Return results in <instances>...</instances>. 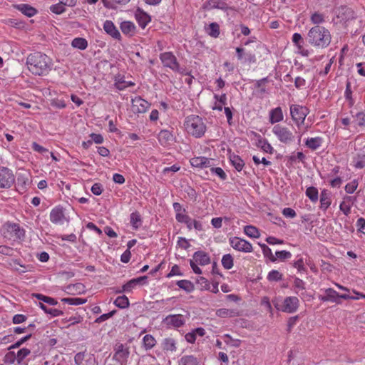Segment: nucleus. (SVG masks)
Returning <instances> with one entry per match:
<instances>
[{
	"instance_id": "f257e3e1",
	"label": "nucleus",
	"mask_w": 365,
	"mask_h": 365,
	"mask_svg": "<svg viewBox=\"0 0 365 365\" xmlns=\"http://www.w3.org/2000/svg\"><path fill=\"white\" fill-rule=\"evenodd\" d=\"M26 65L31 73L41 76L48 72L51 59L46 54L36 52L29 55L26 58Z\"/></svg>"
},
{
	"instance_id": "f03ea898",
	"label": "nucleus",
	"mask_w": 365,
	"mask_h": 365,
	"mask_svg": "<svg viewBox=\"0 0 365 365\" xmlns=\"http://www.w3.org/2000/svg\"><path fill=\"white\" fill-rule=\"evenodd\" d=\"M329 31L324 26H315L307 34V41L313 46L324 48L331 43Z\"/></svg>"
},
{
	"instance_id": "7ed1b4c3",
	"label": "nucleus",
	"mask_w": 365,
	"mask_h": 365,
	"mask_svg": "<svg viewBox=\"0 0 365 365\" xmlns=\"http://www.w3.org/2000/svg\"><path fill=\"white\" fill-rule=\"evenodd\" d=\"M184 126L186 131L195 138L202 137L206 131L202 118L196 115L187 116L185 120Z\"/></svg>"
},
{
	"instance_id": "20e7f679",
	"label": "nucleus",
	"mask_w": 365,
	"mask_h": 365,
	"mask_svg": "<svg viewBox=\"0 0 365 365\" xmlns=\"http://www.w3.org/2000/svg\"><path fill=\"white\" fill-rule=\"evenodd\" d=\"M272 302L278 311L289 314L296 312L299 307V300L294 296L287 297L282 300L279 297H275Z\"/></svg>"
},
{
	"instance_id": "39448f33",
	"label": "nucleus",
	"mask_w": 365,
	"mask_h": 365,
	"mask_svg": "<svg viewBox=\"0 0 365 365\" xmlns=\"http://www.w3.org/2000/svg\"><path fill=\"white\" fill-rule=\"evenodd\" d=\"M272 132L277 140L284 144L290 145L295 140L292 131L284 125L277 124L272 128Z\"/></svg>"
},
{
	"instance_id": "423d86ee",
	"label": "nucleus",
	"mask_w": 365,
	"mask_h": 365,
	"mask_svg": "<svg viewBox=\"0 0 365 365\" xmlns=\"http://www.w3.org/2000/svg\"><path fill=\"white\" fill-rule=\"evenodd\" d=\"M356 16L354 11L346 6H341L336 10V24H341L348 27L354 21Z\"/></svg>"
},
{
	"instance_id": "0eeeda50",
	"label": "nucleus",
	"mask_w": 365,
	"mask_h": 365,
	"mask_svg": "<svg viewBox=\"0 0 365 365\" xmlns=\"http://www.w3.org/2000/svg\"><path fill=\"white\" fill-rule=\"evenodd\" d=\"M292 119L297 128L304 124L306 117L309 113L308 108L300 105H291L289 107Z\"/></svg>"
},
{
	"instance_id": "6e6552de",
	"label": "nucleus",
	"mask_w": 365,
	"mask_h": 365,
	"mask_svg": "<svg viewBox=\"0 0 365 365\" xmlns=\"http://www.w3.org/2000/svg\"><path fill=\"white\" fill-rule=\"evenodd\" d=\"M14 172L7 167L0 166V189H9L15 182Z\"/></svg>"
},
{
	"instance_id": "1a4fd4ad",
	"label": "nucleus",
	"mask_w": 365,
	"mask_h": 365,
	"mask_svg": "<svg viewBox=\"0 0 365 365\" xmlns=\"http://www.w3.org/2000/svg\"><path fill=\"white\" fill-rule=\"evenodd\" d=\"M49 219L52 223L58 225H63L69 222V218L66 215L65 209L60 205L54 207L51 210Z\"/></svg>"
},
{
	"instance_id": "9d476101",
	"label": "nucleus",
	"mask_w": 365,
	"mask_h": 365,
	"mask_svg": "<svg viewBox=\"0 0 365 365\" xmlns=\"http://www.w3.org/2000/svg\"><path fill=\"white\" fill-rule=\"evenodd\" d=\"M160 59L165 67L175 72H180V65L172 52H164L160 55Z\"/></svg>"
},
{
	"instance_id": "9b49d317",
	"label": "nucleus",
	"mask_w": 365,
	"mask_h": 365,
	"mask_svg": "<svg viewBox=\"0 0 365 365\" xmlns=\"http://www.w3.org/2000/svg\"><path fill=\"white\" fill-rule=\"evenodd\" d=\"M130 354L129 349L123 344H117L114 347L113 359L120 365H125Z\"/></svg>"
},
{
	"instance_id": "f8f14e48",
	"label": "nucleus",
	"mask_w": 365,
	"mask_h": 365,
	"mask_svg": "<svg viewBox=\"0 0 365 365\" xmlns=\"http://www.w3.org/2000/svg\"><path fill=\"white\" fill-rule=\"evenodd\" d=\"M175 218L178 222L185 224L187 228L189 230H191L193 228L197 231H201L203 230L202 224L201 222L192 220L186 213L175 215Z\"/></svg>"
},
{
	"instance_id": "ddd939ff",
	"label": "nucleus",
	"mask_w": 365,
	"mask_h": 365,
	"mask_svg": "<svg viewBox=\"0 0 365 365\" xmlns=\"http://www.w3.org/2000/svg\"><path fill=\"white\" fill-rule=\"evenodd\" d=\"M230 244L233 249L242 252L250 253L253 251L252 244L248 241L240 237H235L230 238Z\"/></svg>"
},
{
	"instance_id": "4468645a",
	"label": "nucleus",
	"mask_w": 365,
	"mask_h": 365,
	"mask_svg": "<svg viewBox=\"0 0 365 365\" xmlns=\"http://www.w3.org/2000/svg\"><path fill=\"white\" fill-rule=\"evenodd\" d=\"M159 143L164 148H170L175 142V137L173 133L168 130H162L158 135Z\"/></svg>"
},
{
	"instance_id": "2eb2a0df",
	"label": "nucleus",
	"mask_w": 365,
	"mask_h": 365,
	"mask_svg": "<svg viewBox=\"0 0 365 365\" xmlns=\"http://www.w3.org/2000/svg\"><path fill=\"white\" fill-rule=\"evenodd\" d=\"M132 110L134 113H143L150 108V103L140 96L132 99Z\"/></svg>"
},
{
	"instance_id": "dca6fc26",
	"label": "nucleus",
	"mask_w": 365,
	"mask_h": 365,
	"mask_svg": "<svg viewBox=\"0 0 365 365\" xmlns=\"http://www.w3.org/2000/svg\"><path fill=\"white\" fill-rule=\"evenodd\" d=\"M185 322L184 317L182 314H170L163 319V323L168 327L179 328Z\"/></svg>"
},
{
	"instance_id": "f3484780",
	"label": "nucleus",
	"mask_w": 365,
	"mask_h": 365,
	"mask_svg": "<svg viewBox=\"0 0 365 365\" xmlns=\"http://www.w3.org/2000/svg\"><path fill=\"white\" fill-rule=\"evenodd\" d=\"M163 351L166 354H173L178 349V341L173 337H165L160 342Z\"/></svg>"
},
{
	"instance_id": "a211bd4d",
	"label": "nucleus",
	"mask_w": 365,
	"mask_h": 365,
	"mask_svg": "<svg viewBox=\"0 0 365 365\" xmlns=\"http://www.w3.org/2000/svg\"><path fill=\"white\" fill-rule=\"evenodd\" d=\"M135 18L139 26L144 29L150 22V16L145 12L142 9L138 8L135 11Z\"/></svg>"
},
{
	"instance_id": "6ab92c4d",
	"label": "nucleus",
	"mask_w": 365,
	"mask_h": 365,
	"mask_svg": "<svg viewBox=\"0 0 365 365\" xmlns=\"http://www.w3.org/2000/svg\"><path fill=\"white\" fill-rule=\"evenodd\" d=\"M191 165L197 168H205L212 166V160L203 156L192 158L190 160Z\"/></svg>"
},
{
	"instance_id": "aec40b11",
	"label": "nucleus",
	"mask_w": 365,
	"mask_h": 365,
	"mask_svg": "<svg viewBox=\"0 0 365 365\" xmlns=\"http://www.w3.org/2000/svg\"><path fill=\"white\" fill-rule=\"evenodd\" d=\"M324 295H319V299L322 302H331L339 304V294L332 288H328L324 290Z\"/></svg>"
},
{
	"instance_id": "412c9836",
	"label": "nucleus",
	"mask_w": 365,
	"mask_h": 365,
	"mask_svg": "<svg viewBox=\"0 0 365 365\" xmlns=\"http://www.w3.org/2000/svg\"><path fill=\"white\" fill-rule=\"evenodd\" d=\"M257 137L256 146L259 148L263 152L269 154H273L274 149L266 138H262L259 134H255Z\"/></svg>"
},
{
	"instance_id": "4be33fe9",
	"label": "nucleus",
	"mask_w": 365,
	"mask_h": 365,
	"mask_svg": "<svg viewBox=\"0 0 365 365\" xmlns=\"http://www.w3.org/2000/svg\"><path fill=\"white\" fill-rule=\"evenodd\" d=\"M103 29L107 34L110 35L113 38L118 40L120 39L121 35L113 21L110 20L105 21L103 23Z\"/></svg>"
},
{
	"instance_id": "5701e85b",
	"label": "nucleus",
	"mask_w": 365,
	"mask_h": 365,
	"mask_svg": "<svg viewBox=\"0 0 365 365\" xmlns=\"http://www.w3.org/2000/svg\"><path fill=\"white\" fill-rule=\"evenodd\" d=\"M147 279L146 276L140 277L135 279H133L130 281H128L127 283H125L122 289L117 290L116 293H121V292H130L134 289L137 284L141 283L142 282H144Z\"/></svg>"
},
{
	"instance_id": "b1692460",
	"label": "nucleus",
	"mask_w": 365,
	"mask_h": 365,
	"mask_svg": "<svg viewBox=\"0 0 365 365\" xmlns=\"http://www.w3.org/2000/svg\"><path fill=\"white\" fill-rule=\"evenodd\" d=\"M331 204V192L323 189L320 193V209L326 211Z\"/></svg>"
},
{
	"instance_id": "393cba45",
	"label": "nucleus",
	"mask_w": 365,
	"mask_h": 365,
	"mask_svg": "<svg viewBox=\"0 0 365 365\" xmlns=\"http://www.w3.org/2000/svg\"><path fill=\"white\" fill-rule=\"evenodd\" d=\"M354 200L355 198L352 196L346 195L343 197V200L339 205V210L346 216H348L351 213V207Z\"/></svg>"
},
{
	"instance_id": "a878e982",
	"label": "nucleus",
	"mask_w": 365,
	"mask_h": 365,
	"mask_svg": "<svg viewBox=\"0 0 365 365\" xmlns=\"http://www.w3.org/2000/svg\"><path fill=\"white\" fill-rule=\"evenodd\" d=\"M235 50L239 60L244 61L245 62H248L250 63H255L256 57L254 53L250 52L246 53L245 51V48L242 47H237Z\"/></svg>"
},
{
	"instance_id": "bb28decb",
	"label": "nucleus",
	"mask_w": 365,
	"mask_h": 365,
	"mask_svg": "<svg viewBox=\"0 0 365 365\" xmlns=\"http://www.w3.org/2000/svg\"><path fill=\"white\" fill-rule=\"evenodd\" d=\"M284 119V114L281 107H277L269 110V120L271 124H275L282 121Z\"/></svg>"
},
{
	"instance_id": "cd10ccee",
	"label": "nucleus",
	"mask_w": 365,
	"mask_h": 365,
	"mask_svg": "<svg viewBox=\"0 0 365 365\" xmlns=\"http://www.w3.org/2000/svg\"><path fill=\"white\" fill-rule=\"evenodd\" d=\"M193 261H195L197 264L205 266L210 262V258L209 255L202 251L195 252L192 256Z\"/></svg>"
},
{
	"instance_id": "c85d7f7f",
	"label": "nucleus",
	"mask_w": 365,
	"mask_h": 365,
	"mask_svg": "<svg viewBox=\"0 0 365 365\" xmlns=\"http://www.w3.org/2000/svg\"><path fill=\"white\" fill-rule=\"evenodd\" d=\"M216 315L222 318H230L238 317L240 315V313L237 309L220 308L216 311Z\"/></svg>"
},
{
	"instance_id": "c756f323",
	"label": "nucleus",
	"mask_w": 365,
	"mask_h": 365,
	"mask_svg": "<svg viewBox=\"0 0 365 365\" xmlns=\"http://www.w3.org/2000/svg\"><path fill=\"white\" fill-rule=\"evenodd\" d=\"M8 231L18 240H21L24 237L25 232L24 229L16 223L9 224L8 225Z\"/></svg>"
},
{
	"instance_id": "7c9ffc66",
	"label": "nucleus",
	"mask_w": 365,
	"mask_h": 365,
	"mask_svg": "<svg viewBox=\"0 0 365 365\" xmlns=\"http://www.w3.org/2000/svg\"><path fill=\"white\" fill-rule=\"evenodd\" d=\"M205 8L207 10L214 9L226 10L228 6L227 4L222 0H208L205 5Z\"/></svg>"
},
{
	"instance_id": "2f4dec72",
	"label": "nucleus",
	"mask_w": 365,
	"mask_h": 365,
	"mask_svg": "<svg viewBox=\"0 0 365 365\" xmlns=\"http://www.w3.org/2000/svg\"><path fill=\"white\" fill-rule=\"evenodd\" d=\"M120 30L125 35L133 36L135 32L134 23L130 21H123L120 25Z\"/></svg>"
},
{
	"instance_id": "473e14b6",
	"label": "nucleus",
	"mask_w": 365,
	"mask_h": 365,
	"mask_svg": "<svg viewBox=\"0 0 365 365\" xmlns=\"http://www.w3.org/2000/svg\"><path fill=\"white\" fill-rule=\"evenodd\" d=\"M16 8L28 17H32L37 14L36 9L29 4H18Z\"/></svg>"
},
{
	"instance_id": "72a5a7b5",
	"label": "nucleus",
	"mask_w": 365,
	"mask_h": 365,
	"mask_svg": "<svg viewBox=\"0 0 365 365\" xmlns=\"http://www.w3.org/2000/svg\"><path fill=\"white\" fill-rule=\"evenodd\" d=\"M229 160L232 165L237 171H241L243 169L245 166V163L239 155H235L234 153L230 154Z\"/></svg>"
},
{
	"instance_id": "f704fd0d",
	"label": "nucleus",
	"mask_w": 365,
	"mask_h": 365,
	"mask_svg": "<svg viewBox=\"0 0 365 365\" xmlns=\"http://www.w3.org/2000/svg\"><path fill=\"white\" fill-rule=\"evenodd\" d=\"M323 140L321 137L308 138L305 140V145L312 150H315L322 146Z\"/></svg>"
},
{
	"instance_id": "c9c22d12",
	"label": "nucleus",
	"mask_w": 365,
	"mask_h": 365,
	"mask_svg": "<svg viewBox=\"0 0 365 365\" xmlns=\"http://www.w3.org/2000/svg\"><path fill=\"white\" fill-rule=\"evenodd\" d=\"M178 365H201V364L197 357L192 355H185L180 359Z\"/></svg>"
},
{
	"instance_id": "e433bc0d",
	"label": "nucleus",
	"mask_w": 365,
	"mask_h": 365,
	"mask_svg": "<svg viewBox=\"0 0 365 365\" xmlns=\"http://www.w3.org/2000/svg\"><path fill=\"white\" fill-rule=\"evenodd\" d=\"M130 223L134 230H138L141 227L143 220L141 215L138 212H132L130 215Z\"/></svg>"
},
{
	"instance_id": "4c0bfd02",
	"label": "nucleus",
	"mask_w": 365,
	"mask_h": 365,
	"mask_svg": "<svg viewBox=\"0 0 365 365\" xmlns=\"http://www.w3.org/2000/svg\"><path fill=\"white\" fill-rule=\"evenodd\" d=\"M206 33L213 37L217 38L220 35V26L217 23H210L207 26H205Z\"/></svg>"
},
{
	"instance_id": "58836bf2",
	"label": "nucleus",
	"mask_w": 365,
	"mask_h": 365,
	"mask_svg": "<svg viewBox=\"0 0 365 365\" xmlns=\"http://www.w3.org/2000/svg\"><path fill=\"white\" fill-rule=\"evenodd\" d=\"M86 354L84 352H78L74 356V361L76 365H89L93 361L92 357L86 359Z\"/></svg>"
},
{
	"instance_id": "ea45409f",
	"label": "nucleus",
	"mask_w": 365,
	"mask_h": 365,
	"mask_svg": "<svg viewBox=\"0 0 365 365\" xmlns=\"http://www.w3.org/2000/svg\"><path fill=\"white\" fill-rule=\"evenodd\" d=\"M156 340L151 334H146L143 338V346L145 350H150L156 345Z\"/></svg>"
},
{
	"instance_id": "a19ab883",
	"label": "nucleus",
	"mask_w": 365,
	"mask_h": 365,
	"mask_svg": "<svg viewBox=\"0 0 365 365\" xmlns=\"http://www.w3.org/2000/svg\"><path fill=\"white\" fill-rule=\"evenodd\" d=\"M244 232L246 235L251 238L257 239L260 237V233L259 230L252 225H246L244 227Z\"/></svg>"
},
{
	"instance_id": "79ce46f5",
	"label": "nucleus",
	"mask_w": 365,
	"mask_h": 365,
	"mask_svg": "<svg viewBox=\"0 0 365 365\" xmlns=\"http://www.w3.org/2000/svg\"><path fill=\"white\" fill-rule=\"evenodd\" d=\"M305 194L307 197L312 202H317L319 199V192L317 187L310 186L307 188Z\"/></svg>"
},
{
	"instance_id": "37998d69",
	"label": "nucleus",
	"mask_w": 365,
	"mask_h": 365,
	"mask_svg": "<svg viewBox=\"0 0 365 365\" xmlns=\"http://www.w3.org/2000/svg\"><path fill=\"white\" fill-rule=\"evenodd\" d=\"M31 354V350L27 348H22L18 351L16 354L17 364H24V359Z\"/></svg>"
},
{
	"instance_id": "c03bdc74",
	"label": "nucleus",
	"mask_w": 365,
	"mask_h": 365,
	"mask_svg": "<svg viewBox=\"0 0 365 365\" xmlns=\"http://www.w3.org/2000/svg\"><path fill=\"white\" fill-rule=\"evenodd\" d=\"M61 302L70 305L77 306L85 304L87 302V299L79 297H67L61 299Z\"/></svg>"
},
{
	"instance_id": "a18cd8bd",
	"label": "nucleus",
	"mask_w": 365,
	"mask_h": 365,
	"mask_svg": "<svg viewBox=\"0 0 365 365\" xmlns=\"http://www.w3.org/2000/svg\"><path fill=\"white\" fill-rule=\"evenodd\" d=\"M71 46L80 50H85L88 46V41L84 38H75L71 42Z\"/></svg>"
},
{
	"instance_id": "49530a36",
	"label": "nucleus",
	"mask_w": 365,
	"mask_h": 365,
	"mask_svg": "<svg viewBox=\"0 0 365 365\" xmlns=\"http://www.w3.org/2000/svg\"><path fill=\"white\" fill-rule=\"evenodd\" d=\"M32 296H33V297H35V298L38 299V300H40L43 302L47 303L50 305L55 306L58 304L57 300H56L55 299L50 297L43 295L41 294L35 293V294H33Z\"/></svg>"
},
{
	"instance_id": "de8ad7c7",
	"label": "nucleus",
	"mask_w": 365,
	"mask_h": 365,
	"mask_svg": "<svg viewBox=\"0 0 365 365\" xmlns=\"http://www.w3.org/2000/svg\"><path fill=\"white\" fill-rule=\"evenodd\" d=\"M114 304L118 308L125 309L129 306L130 303L128 298L125 295H122L115 299Z\"/></svg>"
},
{
	"instance_id": "09e8293b",
	"label": "nucleus",
	"mask_w": 365,
	"mask_h": 365,
	"mask_svg": "<svg viewBox=\"0 0 365 365\" xmlns=\"http://www.w3.org/2000/svg\"><path fill=\"white\" fill-rule=\"evenodd\" d=\"M221 262L223 267L226 269H230L234 265L233 257L230 254L224 255L222 257Z\"/></svg>"
},
{
	"instance_id": "8fccbe9b",
	"label": "nucleus",
	"mask_w": 365,
	"mask_h": 365,
	"mask_svg": "<svg viewBox=\"0 0 365 365\" xmlns=\"http://www.w3.org/2000/svg\"><path fill=\"white\" fill-rule=\"evenodd\" d=\"M176 284L180 289L186 291L187 292H191L194 289L192 283L189 280H179Z\"/></svg>"
},
{
	"instance_id": "3c124183",
	"label": "nucleus",
	"mask_w": 365,
	"mask_h": 365,
	"mask_svg": "<svg viewBox=\"0 0 365 365\" xmlns=\"http://www.w3.org/2000/svg\"><path fill=\"white\" fill-rule=\"evenodd\" d=\"M352 163L356 168L361 169L365 168V154L359 155L354 158Z\"/></svg>"
},
{
	"instance_id": "603ef678",
	"label": "nucleus",
	"mask_w": 365,
	"mask_h": 365,
	"mask_svg": "<svg viewBox=\"0 0 365 365\" xmlns=\"http://www.w3.org/2000/svg\"><path fill=\"white\" fill-rule=\"evenodd\" d=\"M269 282H279L282 279V274L276 269L271 270L267 277Z\"/></svg>"
},
{
	"instance_id": "864d4df0",
	"label": "nucleus",
	"mask_w": 365,
	"mask_h": 365,
	"mask_svg": "<svg viewBox=\"0 0 365 365\" xmlns=\"http://www.w3.org/2000/svg\"><path fill=\"white\" fill-rule=\"evenodd\" d=\"M305 289V283L303 280L299 278L296 277L294 280V292L299 294L301 291H304Z\"/></svg>"
},
{
	"instance_id": "5fc2aeb1",
	"label": "nucleus",
	"mask_w": 365,
	"mask_h": 365,
	"mask_svg": "<svg viewBox=\"0 0 365 365\" xmlns=\"http://www.w3.org/2000/svg\"><path fill=\"white\" fill-rule=\"evenodd\" d=\"M262 248L264 257H268L270 261L275 262L276 257L273 255L272 250L265 244H259Z\"/></svg>"
},
{
	"instance_id": "6e6d98bb",
	"label": "nucleus",
	"mask_w": 365,
	"mask_h": 365,
	"mask_svg": "<svg viewBox=\"0 0 365 365\" xmlns=\"http://www.w3.org/2000/svg\"><path fill=\"white\" fill-rule=\"evenodd\" d=\"M4 361L6 364H14L16 361L17 362L16 353L9 350V351L5 354Z\"/></svg>"
},
{
	"instance_id": "4d7b16f0",
	"label": "nucleus",
	"mask_w": 365,
	"mask_h": 365,
	"mask_svg": "<svg viewBox=\"0 0 365 365\" xmlns=\"http://www.w3.org/2000/svg\"><path fill=\"white\" fill-rule=\"evenodd\" d=\"M50 11L55 14H61L65 12L66 9L65 6L58 1V3L50 6Z\"/></svg>"
},
{
	"instance_id": "13d9d810",
	"label": "nucleus",
	"mask_w": 365,
	"mask_h": 365,
	"mask_svg": "<svg viewBox=\"0 0 365 365\" xmlns=\"http://www.w3.org/2000/svg\"><path fill=\"white\" fill-rule=\"evenodd\" d=\"M223 338L225 339V342L227 344H230L234 347H239L240 346L241 340L234 339L228 334H225Z\"/></svg>"
},
{
	"instance_id": "bf43d9fd",
	"label": "nucleus",
	"mask_w": 365,
	"mask_h": 365,
	"mask_svg": "<svg viewBox=\"0 0 365 365\" xmlns=\"http://www.w3.org/2000/svg\"><path fill=\"white\" fill-rule=\"evenodd\" d=\"M359 185L358 181L356 180H354L351 182L347 183L344 187L345 191L348 194L354 193L357 189Z\"/></svg>"
},
{
	"instance_id": "052dcab7",
	"label": "nucleus",
	"mask_w": 365,
	"mask_h": 365,
	"mask_svg": "<svg viewBox=\"0 0 365 365\" xmlns=\"http://www.w3.org/2000/svg\"><path fill=\"white\" fill-rule=\"evenodd\" d=\"M311 21L314 24H320L324 21V16L322 14L315 12L311 16Z\"/></svg>"
},
{
	"instance_id": "680f3d73",
	"label": "nucleus",
	"mask_w": 365,
	"mask_h": 365,
	"mask_svg": "<svg viewBox=\"0 0 365 365\" xmlns=\"http://www.w3.org/2000/svg\"><path fill=\"white\" fill-rule=\"evenodd\" d=\"M210 171L212 174L218 176L221 180H225L227 178V175L221 168H211Z\"/></svg>"
},
{
	"instance_id": "e2e57ef3",
	"label": "nucleus",
	"mask_w": 365,
	"mask_h": 365,
	"mask_svg": "<svg viewBox=\"0 0 365 365\" xmlns=\"http://www.w3.org/2000/svg\"><path fill=\"white\" fill-rule=\"evenodd\" d=\"M31 336V334H28V335L22 337L21 339H20L19 340L16 341L14 344L11 345L9 347V350H11V349H17V348L20 347L24 342H26L28 339H29Z\"/></svg>"
},
{
	"instance_id": "0e129e2a",
	"label": "nucleus",
	"mask_w": 365,
	"mask_h": 365,
	"mask_svg": "<svg viewBox=\"0 0 365 365\" xmlns=\"http://www.w3.org/2000/svg\"><path fill=\"white\" fill-rule=\"evenodd\" d=\"M115 312H116L115 310H113L107 314H103L101 315L99 317L96 319L95 323L100 324L103 322L108 320V319L112 317L115 314Z\"/></svg>"
},
{
	"instance_id": "69168bd1",
	"label": "nucleus",
	"mask_w": 365,
	"mask_h": 365,
	"mask_svg": "<svg viewBox=\"0 0 365 365\" xmlns=\"http://www.w3.org/2000/svg\"><path fill=\"white\" fill-rule=\"evenodd\" d=\"M83 289V286L81 283H78V284H73V285H69L66 287V291L68 293L73 292H76L81 293Z\"/></svg>"
},
{
	"instance_id": "338daca9",
	"label": "nucleus",
	"mask_w": 365,
	"mask_h": 365,
	"mask_svg": "<svg viewBox=\"0 0 365 365\" xmlns=\"http://www.w3.org/2000/svg\"><path fill=\"white\" fill-rule=\"evenodd\" d=\"M282 215L287 218H294L297 216L295 210L291 207H285L282 210Z\"/></svg>"
},
{
	"instance_id": "774afa93",
	"label": "nucleus",
	"mask_w": 365,
	"mask_h": 365,
	"mask_svg": "<svg viewBox=\"0 0 365 365\" xmlns=\"http://www.w3.org/2000/svg\"><path fill=\"white\" fill-rule=\"evenodd\" d=\"M177 245L179 247L184 250H187L190 247V244L188 240L182 237H178Z\"/></svg>"
}]
</instances>
